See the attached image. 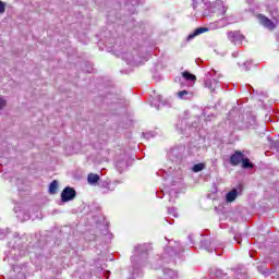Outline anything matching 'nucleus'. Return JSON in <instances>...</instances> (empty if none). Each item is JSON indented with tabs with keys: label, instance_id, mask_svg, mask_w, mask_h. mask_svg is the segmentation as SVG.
<instances>
[{
	"label": "nucleus",
	"instance_id": "nucleus-6",
	"mask_svg": "<svg viewBox=\"0 0 279 279\" xmlns=\"http://www.w3.org/2000/svg\"><path fill=\"white\" fill-rule=\"evenodd\" d=\"M206 32H208V27H198L187 36V40H193V38L199 36L201 34H206Z\"/></svg>",
	"mask_w": 279,
	"mask_h": 279
},
{
	"label": "nucleus",
	"instance_id": "nucleus-7",
	"mask_svg": "<svg viewBox=\"0 0 279 279\" xmlns=\"http://www.w3.org/2000/svg\"><path fill=\"white\" fill-rule=\"evenodd\" d=\"M238 195H239V191H236V189H233L232 191L227 193L226 199H227V202L232 204V202H234V199H236Z\"/></svg>",
	"mask_w": 279,
	"mask_h": 279
},
{
	"label": "nucleus",
	"instance_id": "nucleus-5",
	"mask_svg": "<svg viewBox=\"0 0 279 279\" xmlns=\"http://www.w3.org/2000/svg\"><path fill=\"white\" fill-rule=\"evenodd\" d=\"M192 8L197 12H202V10L208 8V4L206 3V0H192Z\"/></svg>",
	"mask_w": 279,
	"mask_h": 279
},
{
	"label": "nucleus",
	"instance_id": "nucleus-2",
	"mask_svg": "<svg viewBox=\"0 0 279 279\" xmlns=\"http://www.w3.org/2000/svg\"><path fill=\"white\" fill-rule=\"evenodd\" d=\"M245 155L241 150H235L234 154L230 156V165L232 167H239V165L243 161Z\"/></svg>",
	"mask_w": 279,
	"mask_h": 279
},
{
	"label": "nucleus",
	"instance_id": "nucleus-10",
	"mask_svg": "<svg viewBox=\"0 0 279 279\" xmlns=\"http://www.w3.org/2000/svg\"><path fill=\"white\" fill-rule=\"evenodd\" d=\"M241 162L243 169H254V163L250 161V158L243 157Z\"/></svg>",
	"mask_w": 279,
	"mask_h": 279
},
{
	"label": "nucleus",
	"instance_id": "nucleus-4",
	"mask_svg": "<svg viewBox=\"0 0 279 279\" xmlns=\"http://www.w3.org/2000/svg\"><path fill=\"white\" fill-rule=\"evenodd\" d=\"M228 38L234 45H236V43H242L243 40H245V37L241 34V32H229Z\"/></svg>",
	"mask_w": 279,
	"mask_h": 279
},
{
	"label": "nucleus",
	"instance_id": "nucleus-8",
	"mask_svg": "<svg viewBox=\"0 0 279 279\" xmlns=\"http://www.w3.org/2000/svg\"><path fill=\"white\" fill-rule=\"evenodd\" d=\"M182 77H184L186 82H197V76H195V74H191L189 71L182 72Z\"/></svg>",
	"mask_w": 279,
	"mask_h": 279
},
{
	"label": "nucleus",
	"instance_id": "nucleus-13",
	"mask_svg": "<svg viewBox=\"0 0 279 279\" xmlns=\"http://www.w3.org/2000/svg\"><path fill=\"white\" fill-rule=\"evenodd\" d=\"M5 12V3L3 1H0V14H3Z\"/></svg>",
	"mask_w": 279,
	"mask_h": 279
},
{
	"label": "nucleus",
	"instance_id": "nucleus-1",
	"mask_svg": "<svg viewBox=\"0 0 279 279\" xmlns=\"http://www.w3.org/2000/svg\"><path fill=\"white\" fill-rule=\"evenodd\" d=\"M76 196L77 192H75V189L68 186L61 193V202H71L72 199H75Z\"/></svg>",
	"mask_w": 279,
	"mask_h": 279
},
{
	"label": "nucleus",
	"instance_id": "nucleus-11",
	"mask_svg": "<svg viewBox=\"0 0 279 279\" xmlns=\"http://www.w3.org/2000/svg\"><path fill=\"white\" fill-rule=\"evenodd\" d=\"M49 193L51 195H56V193H58V181L53 180L50 185H49Z\"/></svg>",
	"mask_w": 279,
	"mask_h": 279
},
{
	"label": "nucleus",
	"instance_id": "nucleus-12",
	"mask_svg": "<svg viewBox=\"0 0 279 279\" xmlns=\"http://www.w3.org/2000/svg\"><path fill=\"white\" fill-rule=\"evenodd\" d=\"M204 169H206L205 163H196L193 166L192 171H194V173H199V171H204Z\"/></svg>",
	"mask_w": 279,
	"mask_h": 279
},
{
	"label": "nucleus",
	"instance_id": "nucleus-15",
	"mask_svg": "<svg viewBox=\"0 0 279 279\" xmlns=\"http://www.w3.org/2000/svg\"><path fill=\"white\" fill-rule=\"evenodd\" d=\"M184 95H189V92L187 90H181V92L178 93V96L180 98L184 97Z\"/></svg>",
	"mask_w": 279,
	"mask_h": 279
},
{
	"label": "nucleus",
	"instance_id": "nucleus-3",
	"mask_svg": "<svg viewBox=\"0 0 279 279\" xmlns=\"http://www.w3.org/2000/svg\"><path fill=\"white\" fill-rule=\"evenodd\" d=\"M257 19L259 23L264 25V27H267V29H270V32L276 29V24L271 22V20H269L267 16L259 14Z\"/></svg>",
	"mask_w": 279,
	"mask_h": 279
},
{
	"label": "nucleus",
	"instance_id": "nucleus-9",
	"mask_svg": "<svg viewBox=\"0 0 279 279\" xmlns=\"http://www.w3.org/2000/svg\"><path fill=\"white\" fill-rule=\"evenodd\" d=\"M87 182L88 184H97L99 182V174L89 173L87 175Z\"/></svg>",
	"mask_w": 279,
	"mask_h": 279
},
{
	"label": "nucleus",
	"instance_id": "nucleus-14",
	"mask_svg": "<svg viewBox=\"0 0 279 279\" xmlns=\"http://www.w3.org/2000/svg\"><path fill=\"white\" fill-rule=\"evenodd\" d=\"M8 102L5 101V99L0 98V110H2V108H5Z\"/></svg>",
	"mask_w": 279,
	"mask_h": 279
}]
</instances>
